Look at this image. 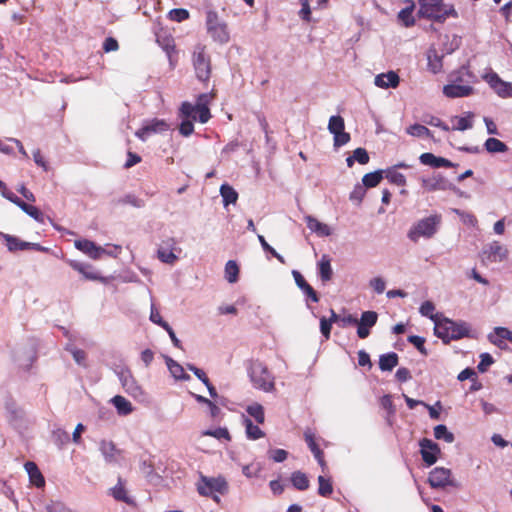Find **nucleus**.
<instances>
[{"label": "nucleus", "instance_id": "8fccbe9b", "mask_svg": "<svg viewBox=\"0 0 512 512\" xmlns=\"http://www.w3.org/2000/svg\"><path fill=\"white\" fill-rule=\"evenodd\" d=\"M407 133L414 137H432L431 131L426 126L417 123L409 126Z\"/></svg>", "mask_w": 512, "mask_h": 512}, {"label": "nucleus", "instance_id": "603ef678", "mask_svg": "<svg viewBox=\"0 0 512 512\" xmlns=\"http://www.w3.org/2000/svg\"><path fill=\"white\" fill-rule=\"evenodd\" d=\"M247 413L255 419L259 424L265 420L264 409L260 404L249 405L246 409Z\"/></svg>", "mask_w": 512, "mask_h": 512}, {"label": "nucleus", "instance_id": "a19ab883", "mask_svg": "<svg viewBox=\"0 0 512 512\" xmlns=\"http://www.w3.org/2000/svg\"><path fill=\"white\" fill-rule=\"evenodd\" d=\"M414 8V2L410 1V5L403 8L398 13V19L403 23L405 27H412L415 24V19L412 16Z\"/></svg>", "mask_w": 512, "mask_h": 512}, {"label": "nucleus", "instance_id": "7c9ffc66", "mask_svg": "<svg viewBox=\"0 0 512 512\" xmlns=\"http://www.w3.org/2000/svg\"><path fill=\"white\" fill-rule=\"evenodd\" d=\"M166 365L168 367L169 372L176 380L188 381L190 380V375L185 373L184 368L178 362L173 360L171 357H165Z\"/></svg>", "mask_w": 512, "mask_h": 512}, {"label": "nucleus", "instance_id": "0e129e2a", "mask_svg": "<svg viewBox=\"0 0 512 512\" xmlns=\"http://www.w3.org/2000/svg\"><path fill=\"white\" fill-rule=\"evenodd\" d=\"M494 363L493 357L489 353L480 354V362L477 365V369L480 373L487 371L488 367Z\"/></svg>", "mask_w": 512, "mask_h": 512}, {"label": "nucleus", "instance_id": "1a4fd4ad", "mask_svg": "<svg viewBox=\"0 0 512 512\" xmlns=\"http://www.w3.org/2000/svg\"><path fill=\"white\" fill-rule=\"evenodd\" d=\"M176 252L180 253L181 248L177 247V241L173 237H169L159 244L157 249V257L158 259L169 265H173L178 260V255Z\"/></svg>", "mask_w": 512, "mask_h": 512}, {"label": "nucleus", "instance_id": "4d7b16f0", "mask_svg": "<svg viewBox=\"0 0 512 512\" xmlns=\"http://www.w3.org/2000/svg\"><path fill=\"white\" fill-rule=\"evenodd\" d=\"M408 342L415 346V348L424 356L428 355L427 349L425 348V338L418 335H410Z\"/></svg>", "mask_w": 512, "mask_h": 512}, {"label": "nucleus", "instance_id": "aec40b11", "mask_svg": "<svg viewBox=\"0 0 512 512\" xmlns=\"http://www.w3.org/2000/svg\"><path fill=\"white\" fill-rule=\"evenodd\" d=\"M74 245L78 250L87 254L92 259H100L106 252L105 248L97 246L93 241L87 239L76 240Z\"/></svg>", "mask_w": 512, "mask_h": 512}, {"label": "nucleus", "instance_id": "6e6552de", "mask_svg": "<svg viewBox=\"0 0 512 512\" xmlns=\"http://www.w3.org/2000/svg\"><path fill=\"white\" fill-rule=\"evenodd\" d=\"M114 371L126 393L134 398H139L143 395L142 388L136 382L129 368L118 366Z\"/></svg>", "mask_w": 512, "mask_h": 512}, {"label": "nucleus", "instance_id": "c03bdc74", "mask_svg": "<svg viewBox=\"0 0 512 512\" xmlns=\"http://www.w3.org/2000/svg\"><path fill=\"white\" fill-rule=\"evenodd\" d=\"M181 119L197 120V106L190 102H183L179 109Z\"/></svg>", "mask_w": 512, "mask_h": 512}, {"label": "nucleus", "instance_id": "5701e85b", "mask_svg": "<svg viewBox=\"0 0 512 512\" xmlns=\"http://www.w3.org/2000/svg\"><path fill=\"white\" fill-rule=\"evenodd\" d=\"M69 265L79 273H81L85 279L87 280H100L102 282L105 281L96 271H94L93 267L88 263H83L77 260H69Z\"/></svg>", "mask_w": 512, "mask_h": 512}, {"label": "nucleus", "instance_id": "3c124183", "mask_svg": "<svg viewBox=\"0 0 512 512\" xmlns=\"http://www.w3.org/2000/svg\"><path fill=\"white\" fill-rule=\"evenodd\" d=\"M318 494L322 497H328L333 492V486L329 479H326L324 476H318Z\"/></svg>", "mask_w": 512, "mask_h": 512}, {"label": "nucleus", "instance_id": "9d476101", "mask_svg": "<svg viewBox=\"0 0 512 512\" xmlns=\"http://www.w3.org/2000/svg\"><path fill=\"white\" fill-rule=\"evenodd\" d=\"M452 472L448 468L435 467L429 473L428 483L434 488H444L446 486H456V483L451 479Z\"/></svg>", "mask_w": 512, "mask_h": 512}, {"label": "nucleus", "instance_id": "f8f14e48", "mask_svg": "<svg viewBox=\"0 0 512 512\" xmlns=\"http://www.w3.org/2000/svg\"><path fill=\"white\" fill-rule=\"evenodd\" d=\"M483 261L502 262L508 256V250L498 241H493L483 247L481 254Z\"/></svg>", "mask_w": 512, "mask_h": 512}, {"label": "nucleus", "instance_id": "f03ea898", "mask_svg": "<svg viewBox=\"0 0 512 512\" xmlns=\"http://www.w3.org/2000/svg\"><path fill=\"white\" fill-rule=\"evenodd\" d=\"M471 326L465 321H454L443 317L441 321H436L434 334L440 338L444 344L451 340H459L465 337H471Z\"/></svg>", "mask_w": 512, "mask_h": 512}, {"label": "nucleus", "instance_id": "bb28decb", "mask_svg": "<svg viewBox=\"0 0 512 512\" xmlns=\"http://www.w3.org/2000/svg\"><path fill=\"white\" fill-rule=\"evenodd\" d=\"M99 449L106 462H117V455L120 454V450L116 448L112 441L102 440Z\"/></svg>", "mask_w": 512, "mask_h": 512}, {"label": "nucleus", "instance_id": "20e7f679", "mask_svg": "<svg viewBox=\"0 0 512 512\" xmlns=\"http://www.w3.org/2000/svg\"><path fill=\"white\" fill-rule=\"evenodd\" d=\"M441 220V215L434 214L417 221L408 231V238L413 242H417L420 237H433L439 229Z\"/></svg>", "mask_w": 512, "mask_h": 512}, {"label": "nucleus", "instance_id": "6ab92c4d", "mask_svg": "<svg viewBox=\"0 0 512 512\" xmlns=\"http://www.w3.org/2000/svg\"><path fill=\"white\" fill-rule=\"evenodd\" d=\"M488 340L500 349H506L505 341L512 343V331L506 327H495L493 332L488 334Z\"/></svg>", "mask_w": 512, "mask_h": 512}, {"label": "nucleus", "instance_id": "bf43d9fd", "mask_svg": "<svg viewBox=\"0 0 512 512\" xmlns=\"http://www.w3.org/2000/svg\"><path fill=\"white\" fill-rule=\"evenodd\" d=\"M169 18L172 21L182 22L189 18V11L184 8H174L169 11Z\"/></svg>", "mask_w": 512, "mask_h": 512}, {"label": "nucleus", "instance_id": "9b49d317", "mask_svg": "<svg viewBox=\"0 0 512 512\" xmlns=\"http://www.w3.org/2000/svg\"><path fill=\"white\" fill-rule=\"evenodd\" d=\"M419 446L422 460L426 466L430 467L434 465L441 453L439 445L431 439L423 438L419 441Z\"/></svg>", "mask_w": 512, "mask_h": 512}, {"label": "nucleus", "instance_id": "c85d7f7f", "mask_svg": "<svg viewBox=\"0 0 512 512\" xmlns=\"http://www.w3.org/2000/svg\"><path fill=\"white\" fill-rule=\"evenodd\" d=\"M110 491H111V495L113 496V498L115 500L124 502L130 506L136 505L134 499L128 495L127 490L125 489V487L122 484L121 478L118 479L117 485H115L113 488H111Z\"/></svg>", "mask_w": 512, "mask_h": 512}, {"label": "nucleus", "instance_id": "e433bc0d", "mask_svg": "<svg viewBox=\"0 0 512 512\" xmlns=\"http://www.w3.org/2000/svg\"><path fill=\"white\" fill-rule=\"evenodd\" d=\"M119 415L126 416L133 411L132 404L123 396L116 395L111 399Z\"/></svg>", "mask_w": 512, "mask_h": 512}, {"label": "nucleus", "instance_id": "473e14b6", "mask_svg": "<svg viewBox=\"0 0 512 512\" xmlns=\"http://www.w3.org/2000/svg\"><path fill=\"white\" fill-rule=\"evenodd\" d=\"M0 235L6 241L7 248L10 252L28 250V247L30 246L29 242L23 241L15 236L4 233H0Z\"/></svg>", "mask_w": 512, "mask_h": 512}, {"label": "nucleus", "instance_id": "393cba45", "mask_svg": "<svg viewBox=\"0 0 512 512\" xmlns=\"http://www.w3.org/2000/svg\"><path fill=\"white\" fill-rule=\"evenodd\" d=\"M35 360V353L32 349L18 350L14 353V361L17 365L25 370H28Z\"/></svg>", "mask_w": 512, "mask_h": 512}, {"label": "nucleus", "instance_id": "ddd939ff", "mask_svg": "<svg viewBox=\"0 0 512 512\" xmlns=\"http://www.w3.org/2000/svg\"><path fill=\"white\" fill-rule=\"evenodd\" d=\"M490 87L502 98L512 97V83L503 81L498 74L490 73L485 76Z\"/></svg>", "mask_w": 512, "mask_h": 512}, {"label": "nucleus", "instance_id": "79ce46f5", "mask_svg": "<svg viewBox=\"0 0 512 512\" xmlns=\"http://www.w3.org/2000/svg\"><path fill=\"white\" fill-rule=\"evenodd\" d=\"M243 424L245 426L247 438L250 440H257L264 436V432L249 418H244Z\"/></svg>", "mask_w": 512, "mask_h": 512}, {"label": "nucleus", "instance_id": "cd10ccee", "mask_svg": "<svg viewBox=\"0 0 512 512\" xmlns=\"http://www.w3.org/2000/svg\"><path fill=\"white\" fill-rule=\"evenodd\" d=\"M443 55H439L436 49L430 48L427 52V67L430 72L437 74L443 67Z\"/></svg>", "mask_w": 512, "mask_h": 512}, {"label": "nucleus", "instance_id": "f257e3e1", "mask_svg": "<svg viewBox=\"0 0 512 512\" xmlns=\"http://www.w3.org/2000/svg\"><path fill=\"white\" fill-rule=\"evenodd\" d=\"M417 15L437 23H444L447 18H458V12L452 4H445L443 0H419Z\"/></svg>", "mask_w": 512, "mask_h": 512}, {"label": "nucleus", "instance_id": "338daca9", "mask_svg": "<svg viewBox=\"0 0 512 512\" xmlns=\"http://www.w3.org/2000/svg\"><path fill=\"white\" fill-rule=\"evenodd\" d=\"M333 136L335 148H339L343 145H346L351 139L350 134L345 132V129H343L341 132L335 133Z\"/></svg>", "mask_w": 512, "mask_h": 512}, {"label": "nucleus", "instance_id": "a18cd8bd", "mask_svg": "<svg viewBox=\"0 0 512 512\" xmlns=\"http://www.w3.org/2000/svg\"><path fill=\"white\" fill-rule=\"evenodd\" d=\"M434 437L437 440H444L446 443H452L455 440L454 434L450 432L444 424H439L434 427Z\"/></svg>", "mask_w": 512, "mask_h": 512}, {"label": "nucleus", "instance_id": "de8ad7c7", "mask_svg": "<svg viewBox=\"0 0 512 512\" xmlns=\"http://www.w3.org/2000/svg\"><path fill=\"white\" fill-rule=\"evenodd\" d=\"M384 173L390 183L398 186L406 185V177L402 173L396 171L395 168H387L384 170Z\"/></svg>", "mask_w": 512, "mask_h": 512}, {"label": "nucleus", "instance_id": "f3484780", "mask_svg": "<svg viewBox=\"0 0 512 512\" xmlns=\"http://www.w3.org/2000/svg\"><path fill=\"white\" fill-rule=\"evenodd\" d=\"M448 82L451 84L471 85L476 82V76L470 71L468 65H463L448 75Z\"/></svg>", "mask_w": 512, "mask_h": 512}, {"label": "nucleus", "instance_id": "a211bd4d", "mask_svg": "<svg viewBox=\"0 0 512 512\" xmlns=\"http://www.w3.org/2000/svg\"><path fill=\"white\" fill-rule=\"evenodd\" d=\"M474 88L468 84H451L448 83L443 87V94L447 98H462L472 95Z\"/></svg>", "mask_w": 512, "mask_h": 512}, {"label": "nucleus", "instance_id": "37998d69", "mask_svg": "<svg viewBox=\"0 0 512 512\" xmlns=\"http://www.w3.org/2000/svg\"><path fill=\"white\" fill-rule=\"evenodd\" d=\"M434 311L435 305L433 302L429 300L424 301L419 308L420 314L424 317H428L429 319H431L434 322L435 326L436 321H441L442 318H439L438 314H435Z\"/></svg>", "mask_w": 512, "mask_h": 512}, {"label": "nucleus", "instance_id": "a878e982", "mask_svg": "<svg viewBox=\"0 0 512 512\" xmlns=\"http://www.w3.org/2000/svg\"><path fill=\"white\" fill-rule=\"evenodd\" d=\"M305 221L307 224V227L315 234H317L319 237H327L330 236L332 231L331 228L320 221H318L313 216H306Z\"/></svg>", "mask_w": 512, "mask_h": 512}, {"label": "nucleus", "instance_id": "c756f323", "mask_svg": "<svg viewBox=\"0 0 512 512\" xmlns=\"http://www.w3.org/2000/svg\"><path fill=\"white\" fill-rule=\"evenodd\" d=\"M25 470L28 473L29 479L32 484H34L38 488L43 487L45 485V479L42 473L40 472L38 466L34 462H26Z\"/></svg>", "mask_w": 512, "mask_h": 512}, {"label": "nucleus", "instance_id": "b1692460", "mask_svg": "<svg viewBox=\"0 0 512 512\" xmlns=\"http://www.w3.org/2000/svg\"><path fill=\"white\" fill-rule=\"evenodd\" d=\"M399 76L394 71L381 73L375 77L374 84L380 88H396L399 84Z\"/></svg>", "mask_w": 512, "mask_h": 512}, {"label": "nucleus", "instance_id": "2eb2a0df", "mask_svg": "<svg viewBox=\"0 0 512 512\" xmlns=\"http://www.w3.org/2000/svg\"><path fill=\"white\" fill-rule=\"evenodd\" d=\"M378 314L375 311H364L357 323V335L365 339L370 335V329L376 325Z\"/></svg>", "mask_w": 512, "mask_h": 512}, {"label": "nucleus", "instance_id": "58836bf2", "mask_svg": "<svg viewBox=\"0 0 512 512\" xmlns=\"http://www.w3.org/2000/svg\"><path fill=\"white\" fill-rule=\"evenodd\" d=\"M484 147L489 153H505L508 151V146L504 142L493 137L485 141Z\"/></svg>", "mask_w": 512, "mask_h": 512}, {"label": "nucleus", "instance_id": "4be33fe9", "mask_svg": "<svg viewBox=\"0 0 512 512\" xmlns=\"http://www.w3.org/2000/svg\"><path fill=\"white\" fill-rule=\"evenodd\" d=\"M292 275L294 277L295 283L297 287L307 296L309 300L314 303L319 302V296L314 288L305 280L303 275L297 271L293 270Z\"/></svg>", "mask_w": 512, "mask_h": 512}, {"label": "nucleus", "instance_id": "ea45409f", "mask_svg": "<svg viewBox=\"0 0 512 512\" xmlns=\"http://www.w3.org/2000/svg\"><path fill=\"white\" fill-rule=\"evenodd\" d=\"M384 170H377L367 173L362 178V185L365 188L376 187L383 179Z\"/></svg>", "mask_w": 512, "mask_h": 512}, {"label": "nucleus", "instance_id": "412c9836", "mask_svg": "<svg viewBox=\"0 0 512 512\" xmlns=\"http://www.w3.org/2000/svg\"><path fill=\"white\" fill-rule=\"evenodd\" d=\"M419 161L421 164L430 166L432 168H440V167L451 168V167L457 166V164H454L450 160H448L444 157L436 156L430 152L422 153L419 156Z\"/></svg>", "mask_w": 512, "mask_h": 512}, {"label": "nucleus", "instance_id": "e2e57ef3", "mask_svg": "<svg viewBox=\"0 0 512 512\" xmlns=\"http://www.w3.org/2000/svg\"><path fill=\"white\" fill-rule=\"evenodd\" d=\"M0 192L4 198L17 205L20 209L23 207V204H25L23 200L7 188L6 184H4V188L0 189Z\"/></svg>", "mask_w": 512, "mask_h": 512}, {"label": "nucleus", "instance_id": "864d4df0", "mask_svg": "<svg viewBox=\"0 0 512 512\" xmlns=\"http://www.w3.org/2000/svg\"><path fill=\"white\" fill-rule=\"evenodd\" d=\"M21 210L29 215L34 220L43 223L44 222V215L43 213L35 206L29 205L27 203L23 204V207Z\"/></svg>", "mask_w": 512, "mask_h": 512}, {"label": "nucleus", "instance_id": "72a5a7b5", "mask_svg": "<svg viewBox=\"0 0 512 512\" xmlns=\"http://www.w3.org/2000/svg\"><path fill=\"white\" fill-rule=\"evenodd\" d=\"M304 437H305V441H306L309 449L313 453L315 459L318 461V463L322 467H324L325 466V461H324V458H323V451L319 448V446L315 442L314 435L311 434L309 431H306L304 433Z\"/></svg>", "mask_w": 512, "mask_h": 512}, {"label": "nucleus", "instance_id": "0eeeda50", "mask_svg": "<svg viewBox=\"0 0 512 512\" xmlns=\"http://www.w3.org/2000/svg\"><path fill=\"white\" fill-rule=\"evenodd\" d=\"M193 66L197 78L205 82L210 78L211 62L210 57L205 53L203 46H197L193 53Z\"/></svg>", "mask_w": 512, "mask_h": 512}, {"label": "nucleus", "instance_id": "7ed1b4c3", "mask_svg": "<svg viewBox=\"0 0 512 512\" xmlns=\"http://www.w3.org/2000/svg\"><path fill=\"white\" fill-rule=\"evenodd\" d=\"M247 371L255 388L264 392L274 391V376L263 362L259 360H251L247 367Z\"/></svg>", "mask_w": 512, "mask_h": 512}, {"label": "nucleus", "instance_id": "39448f33", "mask_svg": "<svg viewBox=\"0 0 512 512\" xmlns=\"http://www.w3.org/2000/svg\"><path fill=\"white\" fill-rule=\"evenodd\" d=\"M228 483L223 476L207 477L201 476L197 485V491L200 495L211 497L215 502H220V497L215 493L225 495L228 493Z\"/></svg>", "mask_w": 512, "mask_h": 512}, {"label": "nucleus", "instance_id": "c9c22d12", "mask_svg": "<svg viewBox=\"0 0 512 512\" xmlns=\"http://www.w3.org/2000/svg\"><path fill=\"white\" fill-rule=\"evenodd\" d=\"M220 195L222 196L224 207L235 204L238 199L237 191L227 183L220 186Z\"/></svg>", "mask_w": 512, "mask_h": 512}, {"label": "nucleus", "instance_id": "f704fd0d", "mask_svg": "<svg viewBox=\"0 0 512 512\" xmlns=\"http://www.w3.org/2000/svg\"><path fill=\"white\" fill-rule=\"evenodd\" d=\"M399 357L395 352L382 354L379 357V368L382 371H391L398 365Z\"/></svg>", "mask_w": 512, "mask_h": 512}, {"label": "nucleus", "instance_id": "052dcab7", "mask_svg": "<svg viewBox=\"0 0 512 512\" xmlns=\"http://www.w3.org/2000/svg\"><path fill=\"white\" fill-rule=\"evenodd\" d=\"M118 204H129L136 208H141L145 205L144 201L133 194H127L117 201Z\"/></svg>", "mask_w": 512, "mask_h": 512}, {"label": "nucleus", "instance_id": "13d9d810", "mask_svg": "<svg viewBox=\"0 0 512 512\" xmlns=\"http://www.w3.org/2000/svg\"><path fill=\"white\" fill-rule=\"evenodd\" d=\"M66 350L69 351L72 354L74 361L78 365L86 367V353H85V351H83L81 349H77L75 347H71V346H68L66 348Z\"/></svg>", "mask_w": 512, "mask_h": 512}, {"label": "nucleus", "instance_id": "6e6d98bb", "mask_svg": "<svg viewBox=\"0 0 512 512\" xmlns=\"http://www.w3.org/2000/svg\"><path fill=\"white\" fill-rule=\"evenodd\" d=\"M202 434L205 436H212L219 440H221V439H225L228 441L230 440V434H229V431L227 430V428L219 427L216 429H209V430H205Z\"/></svg>", "mask_w": 512, "mask_h": 512}, {"label": "nucleus", "instance_id": "4468645a", "mask_svg": "<svg viewBox=\"0 0 512 512\" xmlns=\"http://www.w3.org/2000/svg\"><path fill=\"white\" fill-rule=\"evenodd\" d=\"M169 129V125L163 119H153L147 122L135 135L142 141H146L151 134L162 133Z\"/></svg>", "mask_w": 512, "mask_h": 512}, {"label": "nucleus", "instance_id": "680f3d73", "mask_svg": "<svg viewBox=\"0 0 512 512\" xmlns=\"http://www.w3.org/2000/svg\"><path fill=\"white\" fill-rule=\"evenodd\" d=\"M53 438L58 446H63L70 441V435L62 428H57L53 431Z\"/></svg>", "mask_w": 512, "mask_h": 512}, {"label": "nucleus", "instance_id": "2f4dec72", "mask_svg": "<svg viewBox=\"0 0 512 512\" xmlns=\"http://www.w3.org/2000/svg\"><path fill=\"white\" fill-rule=\"evenodd\" d=\"M318 272L320 279L323 282L330 281L333 275V270L331 267V260L328 255H322L320 261L318 262Z\"/></svg>", "mask_w": 512, "mask_h": 512}, {"label": "nucleus", "instance_id": "09e8293b", "mask_svg": "<svg viewBox=\"0 0 512 512\" xmlns=\"http://www.w3.org/2000/svg\"><path fill=\"white\" fill-rule=\"evenodd\" d=\"M327 128L328 131L333 135L337 132H341L343 129H345L344 119L340 115L331 116Z\"/></svg>", "mask_w": 512, "mask_h": 512}, {"label": "nucleus", "instance_id": "4c0bfd02", "mask_svg": "<svg viewBox=\"0 0 512 512\" xmlns=\"http://www.w3.org/2000/svg\"><path fill=\"white\" fill-rule=\"evenodd\" d=\"M291 483L294 488L300 491L307 490L309 488V479L307 475L301 471H295L291 474Z\"/></svg>", "mask_w": 512, "mask_h": 512}, {"label": "nucleus", "instance_id": "774afa93", "mask_svg": "<svg viewBox=\"0 0 512 512\" xmlns=\"http://www.w3.org/2000/svg\"><path fill=\"white\" fill-rule=\"evenodd\" d=\"M353 159L355 161H357L359 164H367L369 162V154L368 152L366 151V149L364 148H356L354 151H353Z\"/></svg>", "mask_w": 512, "mask_h": 512}, {"label": "nucleus", "instance_id": "69168bd1", "mask_svg": "<svg viewBox=\"0 0 512 512\" xmlns=\"http://www.w3.org/2000/svg\"><path fill=\"white\" fill-rule=\"evenodd\" d=\"M181 123L179 125V132L182 136L188 137L194 132V124L191 119H181Z\"/></svg>", "mask_w": 512, "mask_h": 512}, {"label": "nucleus", "instance_id": "423d86ee", "mask_svg": "<svg viewBox=\"0 0 512 512\" xmlns=\"http://www.w3.org/2000/svg\"><path fill=\"white\" fill-rule=\"evenodd\" d=\"M206 27L208 34L218 43L224 44L229 41L227 24L221 20L214 10L206 12Z\"/></svg>", "mask_w": 512, "mask_h": 512}, {"label": "nucleus", "instance_id": "5fc2aeb1", "mask_svg": "<svg viewBox=\"0 0 512 512\" xmlns=\"http://www.w3.org/2000/svg\"><path fill=\"white\" fill-rule=\"evenodd\" d=\"M473 113L469 112L465 117H456L457 125L453 127L454 130L465 131L473 127Z\"/></svg>", "mask_w": 512, "mask_h": 512}, {"label": "nucleus", "instance_id": "49530a36", "mask_svg": "<svg viewBox=\"0 0 512 512\" xmlns=\"http://www.w3.org/2000/svg\"><path fill=\"white\" fill-rule=\"evenodd\" d=\"M239 276V267L234 260H229L225 265V278L229 283H236Z\"/></svg>", "mask_w": 512, "mask_h": 512}, {"label": "nucleus", "instance_id": "dca6fc26", "mask_svg": "<svg viewBox=\"0 0 512 512\" xmlns=\"http://www.w3.org/2000/svg\"><path fill=\"white\" fill-rule=\"evenodd\" d=\"M420 180L422 188L429 192L452 188V184L439 173H434L432 176L428 177L423 176Z\"/></svg>", "mask_w": 512, "mask_h": 512}]
</instances>
